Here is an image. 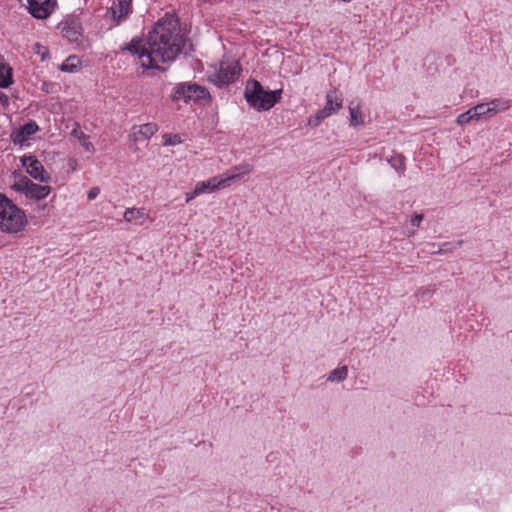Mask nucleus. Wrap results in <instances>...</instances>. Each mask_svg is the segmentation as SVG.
I'll use <instances>...</instances> for the list:
<instances>
[{"label": "nucleus", "mask_w": 512, "mask_h": 512, "mask_svg": "<svg viewBox=\"0 0 512 512\" xmlns=\"http://www.w3.org/2000/svg\"><path fill=\"white\" fill-rule=\"evenodd\" d=\"M183 44L177 19L166 16L156 23L145 41L133 38L121 50L137 56L142 68L160 70V64L175 60Z\"/></svg>", "instance_id": "1"}, {"label": "nucleus", "mask_w": 512, "mask_h": 512, "mask_svg": "<svg viewBox=\"0 0 512 512\" xmlns=\"http://www.w3.org/2000/svg\"><path fill=\"white\" fill-rule=\"evenodd\" d=\"M282 90H265L256 80L247 83L245 88V99L247 103L258 111L271 109L281 99Z\"/></svg>", "instance_id": "2"}, {"label": "nucleus", "mask_w": 512, "mask_h": 512, "mask_svg": "<svg viewBox=\"0 0 512 512\" xmlns=\"http://www.w3.org/2000/svg\"><path fill=\"white\" fill-rule=\"evenodd\" d=\"M27 223L24 211L0 193V229L8 233L22 230Z\"/></svg>", "instance_id": "3"}, {"label": "nucleus", "mask_w": 512, "mask_h": 512, "mask_svg": "<svg viewBox=\"0 0 512 512\" xmlns=\"http://www.w3.org/2000/svg\"><path fill=\"white\" fill-rule=\"evenodd\" d=\"M252 170V166L249 164L235 166L222 175L214 176L206 181L198 182L195 186L197 193H199V195L212 193L221 188L229 187L233 181L239 180L242 176L251 173Z\"/></svg>", "instance_id": "4"}, {"label": "nucleus", "mask_w": 512, "mask_h": 512, "mask_svg": "<svg viewBox=\"0 0 512 512\" xmlns=\"http://www.w3.org/2000/svg\"><path fill=\"white\" fill-rule=\"evenodd\" d=\"M209 92L207 89L196 83H180L178 84L172 95L173 101L183 100L184 102L199 101L202 99L209 98Z\"/></svg>", "instance_id": "5"}, {"label": "nucleus", "mask_w": 512, "mask_h": 512, "mask_svg": "<svg viewBox=\"0 0 512 512\" xmlns=\"http://www.w3.org/2000/svg\"><path fill=\"white\" fill-rule=\"evenodd\" d=\"M11 188L16 192L24 194L27 198L35 200H42L51 192V187L49 185L36 184L26 176L15 181Z\"/></svg>", "instance_id": "6"}, {"label": "nucleus", "mask_w": 512, "mask_h": 512, "mask_svg": "<svg viewBox=\"0 0 512 512\" xmlns=\"http://www.w3.org/2000/svg\"><path fill=\"white\" fill-rule=\"evenodd\" d=\"M241 67L237 61H222L218 71L211 76V81L218 87L234 82L240 75Z\"/></svg>", "instance_id": "7"}, {"label": "nucleus", "mask_w": 512, "mask_h": 512, "mask_svg": "<svg viewBox=\"0 0 512 512\" xmlns=\"http://www.w3.org/2000/svg\"><path fill=\"white\" fill-rule=\"evenodd\" d=\"M22 166L26 172L35 180L48 183L51 179L49 173L44 169L42 163L32 155H24L21 158Z\"/></svg>", "instance_id": "8"}, {"label": "nucleus", "mask_w": 512, "mask_h": 512, "mask_svg": "<svg viewBox=\"0 0 512 512\" xmlns=\"http://www.w3.org/2000/svg\"><path fill=\"white\" fill-rule=\"evenodd\" d=\"M63 37L71 43H78L82 37V26L79 18L69 16L59 23Z\"/></svg>", "instance_id": "9"}, {"label": "nucleus", "mask_w": 512, "mask_h": 512, "mask_svg": "<svg viewBox=\"0 0 512 512\" xmlns=\"http://www.w3.org/2000/svg\"><path fill=\"white\" fill-rule=\"evenodd\" d=\"M56 0H27L29 13L37 19L47 18L54 10Z\"/></svg>", "instance_id": "10"}, {"label": "nucleus", "mask_w": 512, "mask_h": 512, "mask_svg": "<svg viewBox=\"0 0 512 512\" xmlns=\"http://www.w3.org/2000/svg\"><path fill=\"white\" fill-rule=\"evenodd\" d=\"M38 131V124L35 121L31 120L23 126L19 127L18 129L14 130L11 134V139L14 144L23 145L28 140H30L31 137Z\"/></svg>", "instance_id": "11"}, {"label": "nucleus", "mask_w": 512, "mask_h": 512, "mask_svg": "<svg viewBox=\"0 0 512 512\" xmlns=\"http://www.w3.org/2000/svg\"><path fill=\"white\" fill-rule=\"evenodd\" d=\"M108 13L111 14L114 24L119 25L132 13V0H118Z\"/></svg>", "instance_id": "12"}, {"label": "nucleus", "mask_w": 512, "mask_h": 512, "mask_svg": "<svg viewBox=\"0 0 512 512\" xmlns=\"http://www.w3.org/2000/svg\"><path fill=\"white\" fill-rule=\"evenodd\" d=\"M158 131V125L156 123H146L142 125H135L132 128V134L134 141H143L150 139Z\"/></svg>", "instance_id": "13"}, {"label": "nucleus", "mask_w": 512, "mask_h": 512, "mask_svg": "<svg viewBox=\"0 0 512 512\" xmlns=\"http://www.w3.org/2000/svg\"><path fill=\"white\" fill-rule=\"evenodd\" d=\"M124 220L135 225H144L146 222H151L148 214L144 208H127L124 212Z\"/></svg>", "instance_id": "14"}, {"label": "nucleus", "mask_w": 512, "mask_h": 512, "mask_svg": "<svg viewBox=\"0 0 512 512\" xmlns=\"http://www.w3.org/2000/svg\"><path fill=\"white\" fill-rule=\"evenodd\" d=\"M342 97L336 91L329 92L326 95V104L322 110L329 117L336 114L342 108Z\"/></svg>", "instance_id": "15"}, {"label": "nucleus", "mask_w": 512, "mask_h": 512, "mask_svg": "<svg viewBox=\"0 0 512 512\" xmlns=\"http://www.w3.org/2000/svg\"><path fill=\"white\" fill-rule=\"evenodd\" d=\"M349 124L352 127H363L365 125L364 115L360 109L359 103L351 101L348 105Z\"/></svg>", "instance_id": "16"}, {"label": "nucleus", "mask_w": 512, "mask_h": 512, "mask_svg": "<svg viewBox=\"0 0 512 512\" xmlns=\"http://www.w3.org/2000/svg\"><path fill=\"white\" fill-rule=\"evenodd\" d=\"M13 84L12 68L0 56V87L8 88Z\"/></svg>", "instance_id": "17"}, {"label": "nucleus", "mask_w": 512, "mask_h": 512, "mask_svg": "<svg viewBox=\"0 0 512 512\" xmlns=\"http://www.w3.org/2000/svg\"><path fill=\"white\" fill-rule=\"evenodd\" d=\"M71 135L76 138L81 146L85 149V151L93 153L95 151L93 144L89 141V136H87L81 129L79 124H75L74 128L71 131Z\"/></svg>", "instance_id": "18"}, {"label": "nucleus", "mask_w": 512, "mask_h": 512, "mask_svg": "<svg viewBox=\"0 0 512 512\" xmlns=\"http://www.w3.org/2000/svg\"><path fill=\"white\" fill-rule=\"evenodd\" d=\"M487 103L492 116L499 112L508 110L512 106V102L510 100L503 98L493 99Z\"/></svg>", "instance_id": "19"}, {"label": "nucleus", "mask_w": 512, "mask_h": 512, "mask_svg": "<svg viewBox=\"0 0 512 512\" xmlns=\"http://www.w3.org/2000/svg\"><path fill=\"white\" fill-rule=\"evenodd\" d=\"M347 376H348L347 366H341V367H338V368L332 370L329 373L327 380L330 382H342L347 378Z\"/></svg>", "instance_id": "20"}, {"label": "nucleus", "mask_w": 512, "mask_h": 512, "mask_svg": "<svg viewBox=\"0 0 512 512\" xmlns=\"http://www.w3.org/2000/svg\"><path fill=\"white\" fill-rule=\"evenodd\" d=\"M473 108V113H474V116H476V120H480L484 117H491V112H490V109H489V106H488V103H481V104H478Z\"/></svg>", "instance_id": "21"}, {"label": "nucleus", "mask_w": 512, "mask_h": 512, "mask_svg": "<svg viewBox=\"0 0 512 512\" xmlns=\"http://www.w3.org/2000/svg\"><path fill=\"white\" fill-rule=\"evenodd\" d=\"M389 164L399 173L405 170V159L401 155H394L388 159Z\"/></svg>", "instance_id": "22"}, {"label": "nucleus", "mask_w": 512, "mask_h": 512, "mask_svg": "<svg viewBox=\"0 0 512 512\" xmlns=\"http://www.w3.org/2000/svg\"><path fill=\"white\" fill-rule=\"evenodd\" d=\"M423 218H424L423 214H416V215H414V216L411 218V220H410V223H411V225H412L414 228H413V229H409V228L405 229L404 234H405L406 236H408V237L413 236V235L416 233L415 228H417V227H419V226H420V224H421V222H422Z\"/></svg>", "instance_id": "23"}, {"label": "nucleus", "mask_w": 512, "mask_h": 512, "mask_svg": "<svg viewBox=\"0 0 512 512\" xmlns=\"http://www.w3.org/2000/svg\"><path fill=\"white\" fill-rule=\"evenodd\" d=\"M471 120H476V116H474L473 108H470L466 112L458 115L456 118V123L459 125H464L469 123Z\"/></svg>", "instance_id": "24"}, {"label": "nucleus", "mask_w": 512, "mask_h": 512, "mask_svg": "<svg viewBox=\"0 0 512 512\" xmlns=\"http://www.w3.org/2000/svg\"><path fill=\"white\" fill-rule=\"evenodd\" d=\"M328 118L326 113L321 109L319 110L315 115L311 116L308 120V125L311 127H317L320 125V123Z\"/></svg>", "instance_id": "25"}, {"label": "nucleus", "mask_w": 512, "mask_h": 512, "mask_svg": "<svg viewBox=\"0 0 512 512\" xmlns=\"http://www.w3.org/2000/svg\"><path fill=\"white\" fill-rule=\"evenodd\" d=\"M163 140L165 146H174L181 143V137L177 134H164Z\"/></svg>", "instance_id": "26"}, {"label": "nucleus", "mask_w": 512, "mask_h": 512, "mask_svg": "<svg viewBox=\"0 0 512 512\" xmlns=\"http://www.w3.org/2000/svg\"><path fill=\"white\" fill-rule=\"evenodd\" d=\"M99 194H100V188L95 186L89 190L87 197L89 200H94Z\"/></svg>", "instance_id": "27"}, {"label": "nucleus", "mask_w": 512, "mask_h": 512, "mask_svg": "<svg viewBox=\"0 0 512 512\" xmlns=\"http://www.w3.org/2000/svg\"><path fill=\"white\" fill-rule=\"evenodd\" d=\"M185 196H186V203H189L191 200H193L194 198H196L200 195H199V193H197V189L195 187L193 191L187 192L185 194Z\"/></svg>", "instance_id": "28"}, {"label": "nucleus", "mask_w": 512, "mask_h": 512, "mask_svg": "<svg viewBox=\"0 0 512 512\" xmlns=\"http://www.w3.org/2000/svg\"><path fill=\"white\" fill-rule=\"evenodd\" d=\"M451 250V244L450 243H443L439 246L437 251H434V253H446Z\"/></svg>", "instance_id": "29"}, {"label": "nucleus", "mask_w": 512, "mask_h": 512, "mask_svg": "<svg viewBox=\"0 0 512 512\" xmlns=\"http://www.w3.org/2000/svg\"><path fill=\"white\" fill-rule=\"evenodd\" d=\"M74 68L75 66L74 65H70L68 63H64L62 64L61 66V70L62 71H66V72H73L74 71Z\"/></svg>", "instance_id": "30"}, {"label": "nucleus", "mask_w": 512, "mask_h": 512, "mask_svg": "<svg viewBox=\"0 0 512 512\" xmlns=\"http://www.w3.org/2000/svg\"><path fill=\"white\" fill-rule=\"evenodd\" d=\"M0 102L4 105L8 104L9 102L8 96L2 91H0Z\"/></svg>", "instance_id": "31"}]
</instances>
